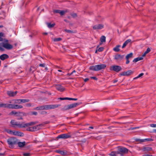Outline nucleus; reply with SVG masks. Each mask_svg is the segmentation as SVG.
I'll use <instances>...</instances> for the list:
<instances>
[{"label":"nucleus","mask_w":156,"mask_h":156,"mask_svg":"<svg viewBox=\"0 0 156 156\" xmlns=\"http://www.w3.org/2000/svg\"><path fill=\"white\" fill-rule=\"evenodd\" d=\"M12 125V126L14 127H17L20 128H25L28 126L33 124V123H25L23 122L22 123H19L17 122L16 121L14 120H12L10 122Z\"/></svg>","instance_id":"obj_1"},{"label":"nucleus","mask_w":156,"mask_h":156,"mask_svg":"<svg viewBox=\"0 0 156 156\" xmlns=\"http://www.w3.org/2000/svg\"><path fill=\"white\" fill-rule=\"evenodd\" d=\"M3 41V39L1 37H0V41Z\"/></svg>","instance_id":"obj_58"},{"label":"nucleus","mask_w":156,"mask_h":156,"mask_svg":"<svg viewBox=\"0 0 156 156\" xmlns=\"http://www.w3.org/2000/svg\"><path fill=\"white\" fill-rule=\"evenodd\" d=\"M143 59V57H138L134 59L133 61V62H136L142 60Z\"/></svg>","instance_id":"obj_24"},{"label":"nucleus","mask_w":156,"mask_h":156,"mask_svg":"<svg viewBox=\"0 0 156 156\" xmlns=\"http://www.w3.org/2000/svg\"><path fill=\"white\" fill-rule=\"evenodd\" d=\"M76 72V71L75 70H73L72 73H71L70 74V75H71V74H72L73 73H75Z\"/></svg>","instance_id":"obj_61"},{"label":"nucleus","mask_w":156,"mask_h":156,"mask_svg":"<svg viewBox=\"0 0 156 156\" xmlns=\"http://www.w3.org/2000/svg\"><path fill=\"white\" fill-rule=\"evenodd\" d=\"M120 47V45H117L116 47L113 48V50L115 52H118L119 51L120 49L119 48Z\"/></svg>","instance_id":"obj_27"},{"label":"nucleus","mask_w":156,"mask_h":156,"mask_svg":"<svg viewBox=\"0 0 156 156\" xmlns=\"http://www.w3.org/2000/svg\"><path fill=\"white\" fill-rule=\"evenodd\" d=\"M56 152L60 154L61 155H64L66 154V152H65L64 151H61V150H57L56 151Z\"/></svg>","instance_id":"obj_29"},{"label":"nucleus","mask_w":156,"mask_h":156,"mask_svg":"<svg viewBox=\"0 0 156 156\" xmlns=\"http://www.w3.org/2000/svg\"><path fill=\"white\" fill-rule=\"evenodd\" d=\"M150 126L152 127H156V124H151L150 125Z\"/></svg>","instance_id":"obj_46"},{"label":"nucleus","mask_w":156,"mask_h":156,"mask_svg":"<svg viewBox=\"0 0 156 156\" xmlns=\"http://www.w3.org/2000/svg\"><path fill=\"white\" fill-rule=\"evenodd\" d=\"M7 142L9 147L12 148L14 147V145L17 144V140L15 138L12 137L8 139Z\"/></svg>","instance_id":"obj_4"},{"label":"nucleus","mask_w":156,"mask_h":156,"mask_svg":"<svg viewBox=\"0 0 156 156\" xmlns=\"http://www.w3.org/2000/svg\"><path fill=\"white\" fill-rule=\"evenodd\" d=\"M121 69V67L118 66H112L110 68V70H114L116 72H119Z\"/></svg>","instance_id":"obj_10"},{"label":"nucleus","mask_w":156,"mask_h":156,"mask_svg":"<svg viewBox=\"0 0 156 156\" xmlns=\"http://www.w3.org/2000/svg\"><path fill=\"white\" fill-rule=\"evenodd\" d=\"M89 128L92 129H93L94 128L92 126H90L89 127Z\"/></svg>","instance_id":"obj_64"},{"label":"nucleus","mask_w":156,"mask_h":156,"mask_svg":"<svg viewBox=\"0 0 156 156\" xmlns=\"http://www.w3.org/2000/svg\"><path fill=\"white\" fill-rule=\"evenodd\" d=\"M5 41V42H3L0 44V45H1V44H2V47L8 50L12 49L13 48V46L12 45L8 43V40H6Z\"/></svg>","instance_id":"obj_5"},{"label":"nucleus","mask_w":156,"mask_h":156,"mask_svg":"<svg viewBox=\"0 0 156 156\" xmlns=\"http://www.w3.org/2000/svg\"><path fill=\"white\" fill-rule=\"evenodd\" d=\"M33 123V124L32 125H31L27 127H26L25 128H27L26 129V130L27 131H30V132H33V127H30V126L34 125L36 124L37 122H31L29 123Z\"/></svg>","instance_id":"obj_12"},{"label":"nucleus","mask_w":156,"mask_h":156,"mask_svg":"<svg viewBox=\"0 0 156 156\" xmlns=\"http://www.w3.org/2000/svg\"><path fill=\"white\" fill-rule=\"evenodd\" d=\"M66 11H65L60 10L59 14H60L61 15L63 16L64 15V14L66 13Z\"/></svg>","instance_id":"obj_36"},{"label":"nucleus","mask_w":156,"mask_h":156,"mask_svg":"<svg viewBox=\"0 0 156 156\" xmlns=\"http://www.w3.org/2000/svg\"><path fill=\"white\" fill-rule=\"evenodd\" d=\"M124 56L119 54H117L115 56L114 59L117 62L121 61L123 58Z\"/></svg>","instance_id":"obj_11"},{"label":"nucleus","mask_w":156,"mask_h":156,"mask_svg":"<svg viewBox=\"0 0 156 156\" xmlns=\"http://www.w3.org/2000/svg\"><path fill=\"white\" fill-rule=\"evenodd\" d=\"M15 115L16 116L22 117L24 115V113L22 112H16L15 113Z\"/></svg>","instance_id":"obj_23"},{"label":"nucleus","mask_w":156,"mask_h":156,"mask_svg":"<svg viewBox=\"0 0 156 156\" xmlns=\"http://www.w3.org/2000/svg\"><path fill=\"white\" fill-rule=\"evenodd\" d=\"M17 144L19 147H23L25 145L26 142L25 141H23V142H18V141H17Z\"/></svg>","instance_id":"obj_20"},{"label":"nucleus","mask_w":156,"mask_h":156,"mask_svg":"<svg viewBox=\"0 0 156 156\" xmlns=\"http://www.w3.org/2000/svg\"><path fill=\"white\" fill-rule=\"evenodd\" d=\"M78 105V103H75L66 105L63 108V109L65 110H67L76 107Z\"/></svg>","instance_id":"obj_8"},{"label":"nucleus","mask_w":156,"mask_h":156,"mask_svg":"<svg viewBox=\"0 0 156 156\" xmlns=\"http://www.w3.org/2000/svg\"><path fill=\"white\" fill-rule=\"evenodd\" d=\"M61 40L62 39L61 38H58L54 39L53 40L54 41H61Z\"/></svg>","instance_id":"obj_40"},{"label":"nucleus","mask_w":156,"mask_h":156,"mask_svg":"<svg viewBox=\"0 0 156 156\" xmlns=\"http://www.w3.org/2000/svg\"><path fill=\"white\" fill-rule=\"evenodd\" d=\"M55 87L58 90L61 92H62L64 90V88L60 85H56Z\"/></svg>","instance_id":"obj_16"},{"label":"nucleus","mask_w":156,"mask_h":156,"mask_svg":"<svg viewBox=\"0 0 156 156\" xmlns=\"http://www.w3.org/2000/svg\"><path fill=\"white\" fill-rule=\"evenodd\" d=\"M60 106L61 105L59 104L47 105L42 106L39 107H37V109L38 110H48L55 109Z\"/></svg>","instance_id":"obj_2"},{"label":"nucleus","mask_w":156,"mask_h":156,"mask_svg":"<svg viewBox=\"0 0 156 156\" xmlns=\"http://www.w3.org/2000/svg\"><path fill=\"white\" fill-rule=\"evenodd\" d=\"M128 150L124 147H119L118 148V154H120L121 156H123L124 154L127 153Z\"/></svg>","instance_id":"obj_7"},{"label":"nucleus","mask_w":156,"mask_h":156,"mask_svg":"<svg viewBox=\"0 0 156 156\" xmlns=\"http://www.w3.org/2000/svg\"><path fill=\"white\" fill-rule=\"evenodd\" d=\"M13 101H15L14 103L15 104H20L21 102L20 101V99H15L13 100Z\"/></svg>","instance_id":"obj_33"},{"label":"nucleus","mask_w":156,"mask_h":156,"mask_svg":"<svg viewBox=\"0 0 156 156\" xmlns=\"http://www.w3.org/2000/svg\"><path fill=\"white\" fill-rule=\"evenodd\" d=\"M29 100L28 99H20V101L21 103H26L28 102L29 101Z\"/></svg>","instance_id":"obj_31"},{"label":"nucleus","mask_w":156,"mask_h":156,"mask_svg":"<svg viewBox=\"0 0 156 156\" xmlns=\"http://www.w3.org/2000/svg\"><path fill=\"white\" fill-rule=\"evenodd\" d=\"M4 34L3 33L1 32L0 33V37H4Z\"/></svg>","instance_id":"obj_53"},{"label":"nucleus","mask_w":156,"mask_h":156,"mask_svg":"<svg viewBox=\"0 0 156 156\" xmlns=\"http://www.w3.org/2000/svg\"><path fill=\"white\" fill-rule=\"evenodd\" d=\"M100 41L101 43H100V45H101L102 44V43L103 42H105L106 41V38L104 36H103L101 37V38H100Z\"/></svg>","instance_id":"obj_22"},{"label":"nucleus","mask_w":156,"mask_h":156,"mask_svg":"<svg viewBox=\"0 0 156 156\" xmlns=\"http://www.w3.org/2000/svg\"><path fill=\"white\" fill-rule=\"evenodd\" d=\"M47 114V112L46 111H42L41 112V114L42 115L46 114Z\"/></svg>","instance_id":"obj_50"},{"label":"nucleus","mask_w":156,"mask_h":156,"mask_svg":"<svg viewBox=\"0 0 156 156\" xmlns=\"http://www.w3.org/2000/svg\"><path fill=\"white\" fill-rule=\"evenodd\" d=\"M131 41V40L130 39H129L126 40L123 43L122 46V48H124L128 44L129 42H130Z\"/></svg>","instance_id":"obj_21"},{"label":"nucleus","mask_w":156,"mask_h":156,"mask_svg":"<svg viewBox=\"0 0 156 156\" xmlns=\"http://www.w3.org/2000/svg\"><path fill=\"white\" fill-rule=\"evenodd\" d=\"M16 136H24V134L20 132L16 131Z\"/></svg>","instance_id":"obj_28"},{"label":"nucleus","mask_w":156,"mask_h":156,"mask_svg":"<svg viewBox=\"0 0 156 156\" xmlns=\"http://www.w3.org/2000/svg\"><path fill=\"white\" fill-rule=\"evenodd\" d=\"M126 64H129V60L128 59H126Z\"/></svg>","instance_id":"obj_54"},{"label":"nucleus","mask_w":156,"mask_h":156,"mask_svg":"<svg viewBox=\"0 0 156 156\" xmlns=\"http://www.w3.org/2000/svg\"><path fill=\"white\" fill-rule=\"evenodd\" d=\"M65 31L69 33H73V32L72 31L69 30H65Z\"/></svg>","instance_id":"obj_43"},{"label":"nucleus","mask_w":156,"mask_h":156,"mask_svg":"<svg viewBox=\"0 0 156 156\" xmlns=\"http://www.w3.org/2000/svg\"><path fill=\"white\" fill-rule=\"evenodd\" d=\"M151 51V49L148 48H147L146 51L144 52V53L142 55V56L143 57H144L148 53L150 52Z\"/></svg>","instance_id":"obj_26"},{"label":"nucleus","mask_w":156,"mask_h":156,"mask_svg":"<svg viewBox=\"0 0 156 156\" xmlns=\"http://www.w3.org/2000/svg\"><path fill=\"white\" fill-rule=\"evenodd\" d=\"M104 27V25L101 24H99L94 26L93 28L94 30H98Z\"/></svg>","instance_id":"obj_13"},{"label":"nucleus","mask_w":156,"mask_h":156,"mask_svg":"<svg viewBox=\"0 0 156 156\" xmlns=\"http://www.w3.org/2000/svg\"><path fill=\"white\" fill-rule=\"evenodd\" d=\"M26 105L27 106L30 107L31 106V104H30L29 103L27 104Z\"/></svg>","instance_id":"obj_56"},{"label":"nucleus","mask_w":156,"mask_h":156,"mask_svg":"<svg viewBox=\"0 0 156 156\" xmlns=\"http://www.w3.org/2000/svg\"><path fill=\"white\" fill-rule=\"evenodd\" d=\"M90 78L92 79L95 80H98L97 78L96 77H95V76L91 77Z\"/></svg>","instance_id":"obj_51"},{"label":"nucleus","mask_w":156,"mask_h":156,"mask_svg":"<svg viewBox=\"0 0 156 156\" xmlns=\"http://www.w3.org/2000/svg\"><path fill=\"white\" fill-rule=\"evenodd\" d=\"M80 144H81V145H82L84 143H85L86 142V140L85 139H84L82 140H81L80 142Z\"/></svg>","instance_id":"obj_39"},{"label":"nucleus","mask_w":156,"mask_h":156,"mask_svg":"<svg viewBox=\"0 0 156 156\" xmlns=\"http://www.w3.org/2000/svg\"><path fill=\"white\" fill-rule=\"evenodd\" d=\"M120 75L122 76H127L126 72L121 73Z\"/></svg>","instance_id":"obj_47"},{"label":"nucleus","mask_w":156,"mask_h":156,"mask_svg":"<svg viewBox=\"0 0 156 156\" xmlns=\"http://www.w3.org/2000/svg\"><path fill=\"white\" fill-rule=\"evenodd\" d=\"M144 75V73H141L138 76H137L136 77H135L133 78L134 80L137 79V78H140L142 76H143Z\"/></svg>","instance_id":"obj_35"},{"label":"nucleus","mask_w":156,"mask_h":156,"mask_svg":"<svg viewBox=\"0 0 156 156\" xmlns=\"http://www.w3.org/2000/svg\"><path fill=\"white\" fill-rule=\"evenodd\" d=\"M23 155L24 156H30V153H23Z\"/></svg>","instance_id":"obj_42"},{"label":"nucleus","mask_w":156,"mask_h":156,"mask_svg":"<svg viewBox=\"0 0 156 156\" xmlns=\"http://www.w3.org/2000/svg\"><path fill=\"white\" fill-rule=\"evenodd\" d=\"M153 141V140L151 138H146L143 141Z\"/></svg>","instance_id":"obj_37"},{"label":"nucleus","mask_w":156,"mask_h":156,"mask_svg":"<svg viewBox=\"0 0 156 156\" xmlns=\"http://www.w3.org/2000/svg\"><path fill=\"white\" fill-rule=\"evenodd\" d=\"M32 114L35 115H36L37 114V113L36 112H34L32 113Z\"/></svg>","instance_id":"obj_55"},{"label":"nucleus","mask_w":156,"mask_h":156,"mask_svg":"<svg viewBox=\"0 0 156 156\" xmlns=\"http://www.w3.org/2000/svg\"><path fill=\"white\" fill-rule=\"evenodd\" d=\"M118 81V80H115L113 81V83H116V82H117Z\"/></svg>","instance_id":"obj_60"},{"label":"nucleus","mask_w":156,"mask_h":156,"mask_svg":"<svg viewBox=\"0 0 156 156\" xmlns=\"http://www.w3.org/2000/svg\"><path fill=\"white\" fill-rule=\"evenodd\" d=\"M23 106L21 105L6 104V108H9L19 109L22 108Z\"/></svg>","instance_id":"obj_6"},{"label":"nucleus","mask_w":156,"mask_h":156,"mask_svg":"<svg viewBox=\"0 0 156 156\" xmlns=\"http://www.w3.org/2000/svg\"><path fill=\"white\" fill-rule=\"evenodd\" d=\"M133 54L132 53H130L129 54H128L126 56V59H129L130 58H132L133 56Z\"/></svg>","instance_id":"obj_30"},{"label":"nucleus","mask_w":156,"mask_h":156,"mask_svg":"<svg viewBox=\"0 0 156 156\" xmlns=\"http://www.w3.org/2000/svg\"><path fill=\"white\" fill-rule=\"evenodd\" d=\"M89 80V79L88 78H86L84 80V81L85 82H87V81H88Z\"/></svg>","instance_id":"obj_57"},{"label":"nucleus","mask_w":156,"mask_h":156,"mask_svg":"<svg viewBox=\"0 0 156 156\" xmlns=\"http://www.w3.org/2000/svg\"><path fill=\"white\" fill-rule=\"evenodd\" d=\"M9 57V56L6 54H3L0 55V59L2 60H4L7 59Z\"/></svg>","instance_id":"obj_17"},{"label":"nucleus","mask_w":156,"mask_h":156,"mask_svg":"<svg viewBox=\"0 0 156 156\" xmlns=\"http://www.w3.org/2000/svg\"><path fill=\"white\" fill-rule=\"evenodd\" d=\"M17 92V91H7V94L10 97H13L16 94Z\"/></svg>","instance_id":"obj_14"},{"label":"nucleus","mask_w":156,"mask_h":156,"mask_svg":"<svg viewBox=\"0 0 156 156\" xmlns=\"http://www.w3.org/2000/svg\"><path fill=\"white\" fill-rule=\"evenodd\" d=\"M4 50L5 49L4 48L0 46V51H4Z\"/></svg>","instance_id":"obj_52"},{"label":"nucleus","mask_w":156,"mask_h":156,"mask_svg":"<svg viewBox=\"0 0 156 156\" xmlns=\"http://www.w3.org/2000/svg\"><path fill=\"white\" fill-rule=\"evenodd\" d=\"M47 25L48 27L49 28L53 27L55 25V23L51 24V23H48Z\"/></svg>","instance_id":"obj_32"},{"label":"nucleus","mask_w":156,"mask_h":156,"mask_svg":"<svg viewBox=\"0 0 156 156\" xmlns=\"http://www.w3.org/2000/svg\"><path fill=\"white\" fill-rule=\"evenodd\" d=\"M118 153L117 151H112L109 154V155L112 156H115V155H118Z\"/></svg>","instance_id":"obj_25"},{"label":"nucleus","mask_w":156,"mask_h":156,"mask_svg":"<svg viewBox=\"0 0 156 156\" xmlns=\"http://www.w3.org/2000/svg\"><path fill=\"white\" fill-rule=\"evenodd\" d=\"M145 150L151 151L152 150L151 148L150 147H146L144 148Z\"/></svg>","instance_id":"obj_45"},{"label":"nucleus","mask_w":156,"mask_h":156,"mask_svg":"<svg viewBox=\"0 0 156 156\" xmlns=\"http://www.w3.org/2000/svg\"><path fill=\"white\" fill-rule=\"evenodd\" d=\"M40 66L44 67L45 66V64H40L39 65Z\"/></svg>","instance_id":"obj_48"},{"label":"nucleus","mask_w":156,"mask_h":156,"mask_svg":"<svg viewBox=\"0 0 156 156\" xmlns=\"http://www.w3.org/2000/svg\"><path fill=\"white\" fill-rule=\"evenodd\" d=\"M126 72L127 76L133 73V72L131 70H128Z\"/></svg>","instance_id":"obj_34"},{"label":"nucleus","mask_w":156,"mask_h":156,"mask_svg":"<svg viewBox=\"0 0 156 156\" xmlns=\"http://www.w3.org/2000/svg\"><path fill=\"white\" fill-rule=\"evenodd\" d=\"M71 138V136L69 133H64L60 134L58 135L57 137V138H62L64 139H66Z\"/></svg>","instance_id":"obj_9"},{"label":"nucleus","mask_w":156,"mask_h":156,"mask_svg":"<svg viewBox=\"0 0 156 156\" xmlns=\"http://www.w3.org/2000/svg\"><path fill=\"white\" fill-rule=\"evenodd\" d=\"M59 99L61 100H74L76 101L77 100V98H60Z\"/></svg>","instance_id":"obj_18"},{"label":"nucleus","mask_w":156,"mask_h":156,"mask_svg":"<svg viewBox=\"0 0 156 156\" xmlns=\"http://www.w3.org/2000/svg\"><path fill=\"white\" fill-rule=\"evenodd\" d=\"M106 67V65L104 64H100L90 67L91 70L98 71L101 69H104Z\"/></svg>","instance_id":"obj_3"},{"label":"nucleus","mask_w":156,"mask_h":156,"mask_svg":"<svg viewBox=\"0 0 156 156\" xmlns=\"http://www.w3.org/2000/svg\"><path fill=\"white\" fill-rule=\"evenodd\" d=\"M4 154H2V153H0V156H3L4 155Z\"/></svg>","instance_id":"obj_62"},{"label":"nucleus","mask_w":156,"mask_h":156,"mask_svg":"<svg viewBox=\"0 0 156 156\" xmlns=\"http://www.w3.org/2000/svg\"><path fill=\"white\" fill-rule=\"evenodd\" d=\"M6 131L9 133L16 136V131H12L11 130L6 129Z\"/></svg>","instance_id":"obj_19"},{"label":"nucleus","mask_w":156,"mask_h":156,"mask_svg":"<svg viewBox=\"0 0 156 156\" xmlns=\"http://www.w3.org/2000/svg\"><path fill=\"white\" fill-rule=\"evenodd\" d=\"M16 112L15 111H12L10 113V115H12V114H14L15 115V113Z\"/></svg>","instance_id":"obj_49"},{"label":"nucleus","mask_w":156,"mask_h":156,"mask_svg":"<svg viewBox=\"0 0 156 156\" xmlns=\"http://www.w3.org/2000/svg\"><path fill=\"white\" fill-rule=\"evenodd\" d=\"M2 107L6 108V104H0V108Z\"/></svg>","instance_id":"obj_38"},{"label":"nucleus","mask_w":156,"mask_h":156,"mask_svg":"<svg viewBox=\"0 0 156 156\" xmlns=\"http://www.w3.org/2000/svg\"><path fill=\"white\" fill-rule=\"evenodd\" d=\"M43 34L44 35H47L48 34V33H43Z\"/></svg>","instance_id":"obj_63"},{"label":"nucleus","mask_w":156,"mask_h":156,"mask_svg":"<svg viewBox=\"0 0 156 156\" xmlns=\"http://www.w3.org/2000/svg\"><path fill=\"white\" fill-rule=\"evenodd\" d=\"M17 119L18 120H20V119H23V118H22V117H20V118H18Z\"/></svg>","instance_id":"obj_59"},{"label":"nucleus","mask_w":156,"mask_h":156,"mask_svg":"<svg viewBox=\"0 0 156 156\" xmlns=\"http://www.w3.org/2000/svg\"><path fill=\"white\" fill-rule=\"evenodd\" d=\"M60 10H54L53 11V12L54 13H60Z\"/></svg>","instance_id":"obj_44"},{"label":"nucleus","mask_w":156,"mask_h":156,"mask_svg":"<svg viewBox=\"0 0 156 156\" xmlns=\"http://www.w3.org/2000/svg\"><path fill=\"white\" fill-rule=\"evenodd\" d=\"M104 48L102 47H101L99 48L98 49V51L99 52H101L102 51L104 50Z\"/></svg>","instance_id":"obj_41"},{"label":"nucleus","mask_w":156,"mask_h":156,"mask_svg":"<svg viewBox=\"0 0 156 156\" xmlns=\"http://www.w3.org/2000/svg\"><path fill=\"white\" fill-rule=\"evenodd\" d=\"M42 125L40 124L36 126H33V130L34 131H37L41 128Z\"/></svg>","instance_id":"obj_15"}]
</instances>
